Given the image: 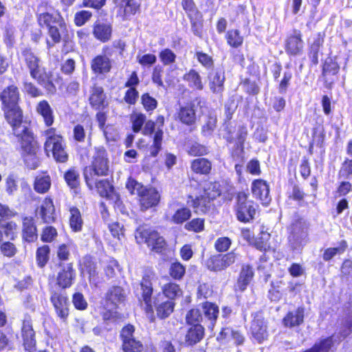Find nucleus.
<instances>
[{
  "label": "nucleus",
  "instance_id": "obj_15",
  "mask_svg": "<svg viewBox=\"0 0 352 352\" xmlns=\"http://www.w3.org/2000/svg\"><path fill=\"white\" fill-rule=\"evenodd\" d=\"M304 42L299 30H294L285 41V51L291 56H300L302 54Z\"/></svg>",
  "mask_w": 352,
  "mask_h": 352
},
{
  "label": "nucleus",
  "instance_id": "obj_31",
  "mask_svg": "<svg viewBox=\"0 0 352 352\" xmlns=\"http://www.w3.org/2000/svg\"><path fill=\"white\" fill-rule=\"evenodd\" d=\"M23 239L28 242H33L37 239L38 234L34 220L25 217L23 221Z\"/></svg>",
  "mask_w": 352,
  "mask_h": 352
},
{
  "label": "nucleus",
  "instance_id": "obj_27",
  "mask_svg": "<svg viewBox=\"0 0 352 352\" xmlns=\"http://www.w3.org/2000/svg\"><path fill=\"white\" fill-rule=\"evenodd\" d=\"M55 208L53 201L50 198H45L43 201L38 215L44 223H50L54 221Z\"/></svg>",
  "mask_w": 352,
  "mask_h": 352
},
{
  "label": "nucleus",
  "instance_id": "obj_19",
  "mask_svg": "<svg viewBox=\"0 0 352 352\" xmlns=\"http://www.w3.org/2000/svg\"><path fill=\"white\" fill-rule=\"evenodd\" d=\"M177 118L182 124L187 126L195 124L197 120L195 104L190 102L180 107L177 112Z\"/></svg>",
  "mask_w": 352,
  "mask_h": 352
},
{
  "label": "nucleus",
  "instance_id": "obj_50",
  "mask_svg": "<svg viewBox=\"0 0 352 352\" xmlns=\"http://www.w3.org/2000/svg\"><path fill=\"white\" fill-rule=\"evenodd\" d=\"M50 248L48 245H43L37 249L36 261L39 267H44L49 260Z\"/></svg>",
  "mask_w": 352,
  "mask_h": 352
},
{
  "label": "nucleus",
  "instance_id": "obj_38",
  "mask_svg": "<svg viewBox=\"0 0 352 352\" xmlns=\"http://www.w3.org/2000/svg\"><path fill=\"white\" fill-rule=\"evenodd\" d=\"M163 296L167 300H173L182 296V290L179 285L174 283H168L162 287Z\"/></svg>",
  "mask_w": 352,
  "mask_h": 352
},
{
  "label": "nucleus",
  "instance_id": "obj_52",
  "mask_svg": "<svg viewBox=\"0 0 352 352\" xmlns=\"http://www.w3.org/2000/svg\"><path fill=\"white\" fill-rule=\"evenodd\" d=\"M186 272L185 267L179 262L173 263L169 269L170 275L174 279H181Z\"/></svg>",
  "mask_w": 352,
  "mask_h": 352
},
{
  "label": "nucleus",
  "instance_id": "obj_7",
  "mask_svg": "<svg viewBox=\"0 0 352 352\" xmlns=\"http://www.w3.org/2000/svg\"><path fill=\"white\" fill-rule=\"evenodd\" d=\"M257 205L248 199V195L241 192L236 197L235 207L236 217L239 221L244 223L250 222L254 219Z\"/></svg>",
  "mask_w": 352,
  "mask_h": 352
},
{
  "label": "nucleus",
  "instance_id": "obj_56",
  "mask_svg": "<svg viewBox=\"0 0 352 352\" xmlns=\"http://www.w3.org/2000/svg\"><path fill=\"white\" fill-rule=\"evenodd\" d=\"M185 228L189 231L199 232L204 229V220L203 219H193L185 225Z\"/></svg>",
  "mask_w": 352,
  "mask_h": 352
},
{
  "label": "nucleus",
  "instance_id": "obj_40",
  "mask_svg": "<svg viewBox=\"0 0 352 352\" xmlns=\"http://www.w3.org/2000/svg\"><path fill=\"white\" fill-rule=\"evenodd\" d=\"M324 42V38L322 35L319 33L314 38V42L310 46L309 56L311 60V62L316 65L318 63V53L320 47Z\"/></svg>",
  "mask_w": 352,
  "mask_h": 352
},
{
  "label": "nucleus",
  "instance_id": "obj_39",
  "mask_svg": "<svg viewBox=\"0 0 352 352\" xmlns=\"http://www.w3.org/2000/svg\"><path fill=\"white\" fill-rule=\"evenodd\" d=\"M67 31L66 24L63 21L47 28V34L54 43L61 41L62 34Z\"/></svg>",
  "mask_w": 352,
  "mask_h": 352
},
{
  "label": "nucleus",
  "instance_id": "obj_11",
  "mask_svg": "<svg viewBox=\"0 0 352 352\" xmlns=\"http://www.w3.org/2000/svg\"><path fill=\"white\" fill-rule=\"evenodd\" d=\"M239 254L235 251H232L224 254H217L210 256L206 263L208 270L213 272H220L238 261Z\"/></svg>",
  "mask_w": 352,
  "mask_h": 352
},
{
  "label": "nucleus",
  "instance_id": "obj_4",
  "mask_svg": "<svg viewBox=\"0 0 352 352\" xmlns=\"http://www.w3.org/2000/svg\"><path fill=\"white\" fill-rule=\"evenodd\" d=\"M21 56L26 66L30 70L31 76L36 80L41 85L45 86L50 90V87L54 88L53 84L50 82L44 69L41 65L40 58L34 54L30 47H25L21 49Z\"/></svg>",
  "mask_w": 352,
  "mask_h": 352
},
{
  "label": "nucleus",
  "instance_id": "obj_13",
  "mask_svg": "<svg viewBox=\"0 0 352 352\" xmlns=\"http://www.w3.org/2000/svg\"><path fill=\"white\" fill-rule=\"evenodd\" d=\"M57 265L59 271L57 274L56 284L52 287H60L65 290L72 285L76 276L75 270L72 263L65 264L60 262Z\"/></svg>",
  "mask_w": 352,
  "mask_h": 352
},
{
  "label": "nucleus",
  "instance_id": "obj_21",
  "mask_svg": "<svg viewBox=\"0 0 352 352\" xmlns=\"http://www.w3.org/2000/svg\"><path fill=\"white\" fill-rule=\"evenodd\" d=\"M203 324L208 328H212L217 321L219 315V307L214 303L206 302L202 304Z\"/></svg>",
  "mask_w": 352,
  "mask_h": 352
},
{
  "label": "nucleus",
  "instance_id": "obj_26",
  "mask_svg": "<svg viewBox=\"0 0 352 352\" xmlns=\"http://www.w3.org/2000/svg\"><path fill=\"white\" fill-rule=\"evenodd\" d=\"M1 100L3 107L18 105L19 92L14 85H10L5 88L1 94Z\"/></svg>",
  "mask_w": 352,
  "mask_h": 352
},
{
  "label": "nucleus",
  "instance_id": "obj_12",
  "mask_svg": "<svg viewBox=\"0 0 352 352\" xmlns=\"http://www.w3.org/2000/svg\"><path fill=\"white\" fill-rule=\"evenodd\" d=\"M135 327L131 324L124 326L120 331L122 349L124 352H141L143 349L142 342L134 336Z\"/></svg>",
  "mask_w": 352,
  "mask_h": 352
},
{
  "label": "nucleus",
  "instance_id": "obj_36",
  "mask_svg": "<svg viewBox=\"0 0 352 352\" xmlns=\"http://www.w3.org/2000/svg\"><path fill=\"white\" fill-rule=\"evenodd\" d=\"M189 198H191L192 200L188 201V202L195 209L196 212L206 213L210 207V201L212 199L204 194L195 199H192L191 196Z\"/></svg>",
  "mask_w": 352,
  "mask_h": 352
},
{
  "label": "nucleus",
  "instance_id": "obj_46",
  "mask_svg": "<svg viewBox=\"0 0 352 352\" xmlns=\"http://www.w3.org/2000/svg\"><path fill=\"white\" fill-rule=\"evenodd\" d=\"M182 6L188 18L201 17V14L197 8L193 0H182Z\"/></svg>",
  "mask_w": 352,
  "mask_h": 352
},
{
  "label": "nucleus",
  "instance_id": "obj_51",
  "mask_svg": "<svg viewBox=\"0 0 352 352\" xmlns=\"http://www.w3.org/2000/svg\"><path fill=\"white\" fill-rule=\"evenodd\" d=\"M228 43L234 47H238L243 43V38L239 34V32L236 30H230L227 33Z\"/></svg>",
  "mask_w": 352,
  "mask_h": 352
},
{
  "label": "nucleus",
  "instance_id": "obj_23",
  "mask_svg": "<svg viewBox=\"0 0 352 352\" xmlns=\"http://www.w3.org/2000/svg\"><path fill=\"white\" fill-rule=\"evenodd\" d=\"M91 69L96 74H107L111 69V60L106 54L98 55L91 60Z\"/></svg>",
  "mask_w": 352,
  "mask_h": 352
},
{
  "label": "nucleus",
  "instance_id": "obj_32",
  "mask_svg": "<svg viewBox=\"0 0 352 352\" xmlns=\"http://www.w3.org/2000/svg\"><path fill=\"white\" fill-rule=\"evenodd\" d=\"M253 276L254 272L250 265L243 266L237 283L235 285L236 290L244 291L252 279Z\"/></svg>",
  "mask_w": 352,
  "mask_h": 352
},
{
  "label": "nucleus",
  "instance_id": "obj_64",
  "mask_svg": "<svg viewBox=\"0 0 352 352\" xmlns=\"http://www.w3.org/2000/svg\"><path fill=\"white\" fill-rule=\"evenodd\" d=\"M139 97V92L135 87L129 88L124 96V100L129 104H135Z\"/></svg>",
  "mask_w": 352,
  "mask_h": 352
},
{
  "label": "nucleus",
  "instance_id": "obj_48",
  "mask_svg": "<svg viewBox=\"0 0 352 352\" xmlns=\"http://www.w3.org/2000/svg\"><path fill=\"white\" fill-rule=\"evenodd\" d=\"M203 194L212 200L220 195L219 185L216 182H208L204 184Z\"/></svg>",
  "mask_w": 352,
  "mask_h": 352
},
{
  "label": "nucleus",
  "instance_id": "obj_3",
  "mask_svg": "<svg viewBox=\"0 0 352 352\" xmlns=\"http://www.w3.org/2000/svg\"><path fill=\"white\" fill-rule=\"evenodd\" d=\"M45 142L44 148L47 155L52 153L56 162H65L68 159V155L65 151L62 135L57 133L55 128H50L42 132Z\"/></svg>",
  "mask_w": 352,
  "mask_h": 352
},
{
  "label": "nucleus",
  "instance_id": "obj_61",
  "mask_svg": "<svg viewBox=\"0 0 352 352\" xmlns=\"http://www.w3.org/2000/svg\"><path fill=\"white\" fill-rule=\"evenodd\" d=\"M159 56L161 61L166 65L173 63L176 58V55L170 49L162 50Z\"/></svg>",
  "mask_w": 352,
  "mask_h": 352
},
{
  "label": "nucleus",
  "instance_id": "obj_5",
  "mask_svg": "<svg viewBox=\"0 0 352 352\" xmlns=\"http://www.w3.org/2000/svg\"><path fill=\"white\" fill-rule=\"evenodd\" d=\"M135 237L139 244L146 243L156 252H161L166 245L164 238L147 226L138 227L135 230Z\"/></svg>",
  "mask_w": 352,
  "mask_h": 352
},
{
  "label": "nucleus",
  "instance_id": "obj_1",
  "mask_svg": "<svg viewBox=\"0 0 352 352\" xmlns=\"http://www.w3.org/2000/svg\"><path fill=\"white\" fill-rule=\"evenodd\" d=\"M152 280L153 278L148 275L143 276L135 289L136 296L141 303H144L146 312H153V307H155L157 316L160 318H166L173 313L175 302L173 300H167L161 294L152 298L153 292Z\"/></svg>",
  "mask_w": 352,
  "mask_h": 352
},
{
  "label": "nucleus",
  "instance_id": "obj_63",
  "mask_svg": "<svg viewBox=\"0 0 352 352\" xmlns=\"http://www.w3.org/2000/svg\"><path fill=\"white\" fill-rule=\"evenodd\" d=\"M72 302L77 309L85 310L87 307V302L81 293L77 292L73 295Z\"/></svg>",
  "mask_w": 352,
  "mask_h": 352
},
{
  "label": "nucleus",
  "instance_id": "obj_41",
  "mask_svg": "<svg viewBox=\"0 0 352 352\" xmlns=\"http://www.w3.org/2000/svg\"><path fill=\"white\" fill-rule=\"evenodd\" d=\"M184 80L188 82L191 87L198 90H202L204 88L201 78L199 73L195 69H190L188 73L186 74L184 76Z\"/></svg>",
  "mask_w": 352,
  "mask_h": 352
},
{
  "label": "nucleus",
  "instance_id": "obj_2",
  "mask_svg": "<svg viewBox=\"0 0 352 352\" xmlns=\"http://www.w3.org/2000/svg\"><path fill=\"white\" fill-rule=\"evenodd\" d=\"M107 153L103 147L95 148L91 164L84 169V177L87 186L92 188L95 176H106L109 173Z\"/></svg>",
  "mask_w": 352,
  "mask_h": 352
},
{
  "label": "nucleus",
  "instance_id": "obj_6",
  "mask_svg": "<svg viewBox=\"0 0 352 352\" xmlns=\"http://www.w3.org/2000/svg\"><path fill=\"white\" fill-rule=\"evenodd\" d=\"M50 294L56 314L63 322H66L69 312V301L65 291L60 287H51Z\"/></svg>",
  "mask_w": 352,
  "mask_h": 352
},
{
  "label": "nucleus",
  "instance_id": "obj_43",
  "mask_svg": "<svg viewBox=\"0 0 352 352\" xmlns=\"http://www.w3.org/2000/svg\"><path fill=\"white\" fill-rule=\"evenodd\" d=\"M70 214L69 225L71 228L75 232L80 231L82 230L83 221L79 210L76 208H71Z\"/></svg>",
  "mask_w": 352,
  "mask_h": 352
},
{
  "label": "nucleus",
  "instance_id": "obj_22",
  "mask_svg": "<svg viewBox=\"0 0 352 352\" xmlns=\"http://www.w3.org/2000/svg\"><path fill=\"white\" fill-rule=\"evenodd\" d=\"M140 197L142 210H146L157 206L160 199L158 192L153 188H145Z\"/></svg>",
  "mask_w": 352,
  "mask_h": 352
},
{
  "label": "nucleus",
  "instance_id": "obj_8",
  "mask_svg": "<svg viewBox=\"0 0 352 352\" xmlns=\"http://www.w3.org/2000/svg\"><path fill=\"white\" fill-rule=\"evenodd\" d=\"M307 226L305 221L298 219L291 226V232L289 236L290 248L294 251H300L307 243Z\"/></svg>",
  "mask_w": 352,
  "mask_h": 352
},
{
  "label": "nucleus",
  "instance_id": "obj_20",
  "mask_svg": "<svg viewBox=\"0 0 352 352\" xmlns=\"http://www.w3.org/2000/svg\"><path fill=\"white\" fill-rule=\"evenodd\" d=\"M209 87L213 94H221L224 90V72L216 69L208 74Z\"/></svg>",
  "mask_w": 352,
  "mask_h": 352
},
{
  "label": "nucleus",
  "instance_id": "obj_33",
  "mask_svg": "<svg viewBox=\"0 0 352 352\" xmlns=\"http://www.w3.org/2000/svg\"><path fill=\"white\" fill-rule=\"evenodd\" d=\"M111 32L112 29L110 25L96 22L94 26L93 34L94 36L103 43L111 38Z\"/></svg>",
  "mask_w": 352,
  "mask_h": 352
},
{
  "label": "nucleus",
  "instance_id": "obj_45",
  "mask_svg": "<svg viewBox=\"0 0 352 352\" xmlns=\"http://www.w3.org/2000/svg\"><path fill=\"white\" fill-rule=\"evenodd\" d=\"M140 3L137 0H126L122 3L124 9V16L127 19L129 16L136 14L140 10Z\"/></svg>",
  "mask_w": 352,
  "mask_h": 352
},
{
  "label": "nucleus",
  "instance_id": "obj_55",
  "mask_svg": "<svg viewBox=\"0 0 352 352\" xmlns=\"http://www.w3.org/2000/svg\"><path fill=\"white\" fill-rule=\"evenodd\" d=\"M141 102L144 108L147 111L154 110L157 105V100L154 98L151 97L148 93L142 95Z\"/></svg>",
  "mask_w": 352,
  "mask_h": 352
},
{
  "label": "nucleus",
  "instance_id": "obj_10",
  "mask_svg": "<svg viewBox=\"0 0 352 352\" xmlns=\"http://www.w3.org/2000/svg\"><path fill=\"white\" fill-rule=\"evenodd\" d=\"M3 110L6 119L12 126L15 135H22L27 131L28 127L26 123L22 121V111L19 105L3 107Z\"/></svg>",
  "mask_w": 352,
  "mask_h": 352
},
{
  "label": "nucleus",
  "instance_id": "obj_9",
  "mask_svg": "<svg viewBox=\"0 0 352 352\" xmlns=\"http://www.w3.org/2000/svg\"><path fill=\"white\" fill-rule=\"evenodd\" d=\"M253 319L250 325V333L253 340L262 344L268 339L269 332L267 322L263 313L258 311L252 315Z\"/></svg>",
  "mask_w": 352,
  "mask_h": 352
},
{
  "label": "nucleus",
  "instance_id": "obj_60",
  "mask_svg": "<svg viewBox=\"0 0 352 352\" xmlns=\"http://www.w3.org/2000/svg\"><path fill=\"white\" fill-rule=\"evenodd\" d=\"M65 179L72 188L77 187L79 183V175L74 170H69L65 174Z\"/></svg>",
  "mask_w": 352,
  "mask_h": 352
},
{
  "label": "nucleus",
  "instance_id": "obj_30",
  "mask_svg": "<svg viewBox=\"0 0 352 352\" xmlns=\"http://www.w3.org/2000/svg\"><path fill=\"white\" fill-rule=\"evenodd\" d=\"M36 111L42 116L45 124L50 126L54 123V116L53 110L47 100L40 101L36 106Z\"/></svg>",
  "mask_w": 352,
  "mask_h": 352
},
{
  "label": "nucleus",
  "instance_id": "obj_57",
  "mask_svg": "<svg viewBox=\"0 0 352 352\" xmlns=\"http://www.w3.org/2000/svg\"><path fill=\"white\" fill-rule=\"evenodd\" d=\"M133 123V130L135 133L139 132L146 122V116L142 113H136L131 117Z\"/></svg>",
  "mask_w": 352,
  "mask_h": 352
},
{
  "label": "nucleus",
  "instance_id": "obj_35",
  "mask_svg": "<svg viewBox=\"0 0 352 352\" xmlns=\"http://www.w3.org/2000/svg\"><path fill=\"white\" fill-rule=\"evenodd\" d=\"M37 20L40 26H46L48 28L50 26L61 23L64 19L60 14L54 15L47 12H45L38 14Z\"/></svg>",
  "mask_w": 352,
  "mask_h": 352
},
{
  "label": "nucleus",
  "instance_id": "obj_28",
  "mask_svg": "<svg viewBox=\"0 0 352 352\" xmlns=\"http://www.w3.org/2000/svg\"><path fill=\"white\" fill-rule=\"evenodd\" d=\"M16 136L21 138V144L23 151V155L36 153V142L34 140L32 133L29 129H27V131L23 133L22 135Z\"/></svg>",
  "mask_w": 352,
  "mask_h": 352
},
{
  "label": "nucleus",
  "instance_id": "obj_47",
  "mask_svg": "<svg viewBox=\"0 0 352 352\" xmlns=\"http://www.w3.org/2000/svg\"><path fill=\"white\" fill-rule=\"evenodd\" d=\"M347 247V243L345 241H342L340 246L338 248H329L325 250L322 258L325 261H330L337 254L344 252Z\"/></svg>",
  "mask_w": 352,
  "mask_h": 352
},
{
  "label": "nucleus",
  "instance_id": "obj_37",
  "mask_svg": "<svg viewBox=\"0 0 352 352\" xmlns=\"http://www.w3.org/2000/svg\"><path fill=\"white\" fill-rule=\"evenodd\" d=\"M193 172L201 175H208L212 169V163L206 158H197L191 162Z\"/></svg>",
  "mask_w": 352,
  "mask_h": 352
},
{
  "label": "nucleus",
  "instance_id": "obj_25",
  "mask_svg": "<svg viewBox=\"0 0 352 352\" xmlns=\"http://www.w3.org/2000/svg\"><path fill=\"white\" fill-rule=\"evenodd\" d=\"M17 237V225L15 222L0 219V243L8 239L14 241Z\"/></svg>",
  "mask_w": 352,
  "mask_h": 352
},
{
  "label": "nucleus",
  "instance_id": "obj_34",
  "mask_svg": "<svg viewBox=\"0 0 352 352\" xmlns=\"http://www.w3.org/2000/svg\"><path fill=\"white\" fill-rule=\"evenodd\" d=\"M204 328L203 325H194L188 330L185 342L188 345H194L199 342L204 337Z\"/></svg>",
  "mask_w": 352,
  "mask_h": 352
},
{
  "label": "nucleus",
  "instance_id": "obj_44",
  "mask_svg": "<svg viewBox=\"0 0 352 352\" xmlns=\"http://www.w3.org/2000/svg\"><path fill=\"white\" fill-rule=\"evenodd\" d=\"M51 186V179L49 176H37L35 178L34 188L38 193H45L48 191Z\"/></svg>",
  "mask_w": 352,
  "mask_h": 352
},
{
  "label": "nucleus",
  "instance_id": "obj_58",
  "mask_svg": "<svg viewBox=\"0 0 352 352\" xmlns=\"http://www.w3.org/2000/svg\"><path fill=\"white\" fill-rule=\"evenodd\" d=\"M92 16V13L88 10H82L76 13L74 22L77 26L83 25Z\"/></svg>",
  "mask_w": 352,
  "mask_h": 352
},
{
  "label": "nucleus",
  "instance_id": "obj_59",
  "mask_svg": "<svg viewBox=\"0 0 352 352\" xmlns=\"http://www.w3.org/2000/svg\"><path fill=\"white\" fill-rule=\"evenodd\" d=\"M195 56L199 63H201L206 69H210L213 67V59L208 54L202 52H197Z\"/></svg>",
  "mask_w": 352,
  "mask_h": 352
},
{
  "label": "nucleus",
  "instance_id": "obj_42",
  "mask_svg": "<svg viewBox=\"0 0 352 352\" xmlns=\"http://www.w3.org/2000/svg\"><path fill=\"white\" fill-rule=\"evenodd\" d=\"M187 324L192 326L203 325V315L201 310L193 308L189 310L186 315Z\"/></svg>",
  "mask_w": 352,
  "mask_h": 352
},
{
  "label": "nucleus",
  "instance_id": "obj_16",
  "mask_svg": "<svg viewBox=\"0 0 352 352\" xmlns=\"http://www.w3.org/2000/svg\"><path fill=\"white\" fill-rule=\"evenodd\" d=\"M251 190L253 196L259 199L262 204L267 206L271 201L270 187L266 181L261 179L254 180L251 185Z\"/></svg>",
  "mask_w": 352,
  "mask_h": 352
},
{
  "label": "nucleus",
  "instance_id": "obj_53",
  "mask_svg": "<svg viewBox=\"0 0 352 352\" xmlns=\"http://www.w3.org/2000/svg\"><path fill=\"white\" fill-rule=\"evenodd\" d=\"M0 251L1 254L7 257L14 256L17 252V249L14 243L10 241H2L0 243Z\"/></svg>",
  "mask_w": 352,
  "mask_h": 352
},
{
  "label": "nucleus",
  "instance_id": "obj_14",
  "mask_svg": "<svg viewBox=\"0 0 352 352\" xmlns=\"http://www.w3.org/2000/svg\"><path fill=\"white\" fill-rule=\"evenodd\" d=\"M21 336L23 338V344L26 352L35 351L36 339L35 331L32 327V322L30 318L25 317L23 321L21 327Z\"/></svg>",
  "mask_w": 352,
  "mask_h": 352
},
{
  "label": "nucleus",
  "instance_id": "obj_49",
  "mask_svg": "<svg viewBox=\"0 0 352 352\" xmlns=\"http://www.w3.org/2000/svg\"><path fill=\"white\" fill-rule=\"evenodd\" d=\"M191 211L188 208H182L177 210L172 217V221L175 223H182L190 219Z\"/></svg>",
  "mask_w": 352,
  "mask_h": 352
},
{
  "label": "nucleus",
  "instance_id": "obj_18",
  "mask_svg": "<svg viewBox=\"0 0 352 352\" xmlns=\"http://www.w3.org/2000/svg\"><path fill=\"white\" fill-rule=\"evenodd\" d=\"M89 100L91 106L96 110H103L107 106L104 89L97 85L91 88Z\"/></svg>",
  "mask_w": 352,
  "mask_h": 352
},
{
  "label": "nucleus",
  "instance_id": "obj_62",
  "mask_svg": "<svg viewBox=\"0 0 352 352\" xmlns=\"http://www.w3.org/2000/svg\"><path fill=\"white\" fill-rule=\"evenodd\" d=\"M126 187L131 194L138 195V196H140L145 189V187L134 179H129L126 183Z\"/></svg>",
  "mask_w": 352,
  "mask_h": 352
},
{
  "label": "nucleus",
  "instance_id": "obj_54",
  "mask_svg": "<svg viewBox=\"0 0 352 352\" xmlns=\"http://www.w3.org/2000/svg\"><path fill=\"white\" fill-rule=\"evenodd\" d=\"M352 176V159H346L342 164L338 177L340 179H350Z\"/></svg>",
  "mask_w": 352,
  "mask_h": 352
},
{
  "label": "nucleus",
  "instance_id": "obj_17",
  "mask_svg": "<svg viewBox=\"0 0 352 352\" xmlns=\"http://www.w3.org/2000/svg\"><path fill=\"white\" fill-rule=\"evenodd\" d=\"M126 296V292L122 287L120 286L110 287L105 295L107 308H109V309H116L118 303L125 300Z\"/></svg>",
  "mask_w": 352,
  "mask_h": 352
},
{
  "label": "nucleus",
  "instance_id": "obj_24",
  "mask_svg": "<svg viewBox=\"0 0 352 352\" xmlns=\"http://www.w3.org/2000/svg\"><path fill=\"white\" fill-rule=\"evenodd\" d=\"M98 192L101 197H106L109 201L116 203L119 199L118 195L115 192L113 186L107 179H102L97 182L94 179V183Z\"/></svg>",
  "mask_w": 352,
  "mask_h": 352
},
{
  "label": "nucleus",
  "instance_id": "obj_29",
  "mask_svg": "<svg viewBox=\"0 0 352 352\" xmlns=\"http://www.w3.org/2000/svg\"><path fill=\"white\" fill-rule=\"evenodd\" d=\"M304 307H298L296 310L289 311L283 318V324L287 327L299 326L304 321Z\"/></svg>",
  "mask_w": 352,
  "mask_h": 352
}]
</instances>
